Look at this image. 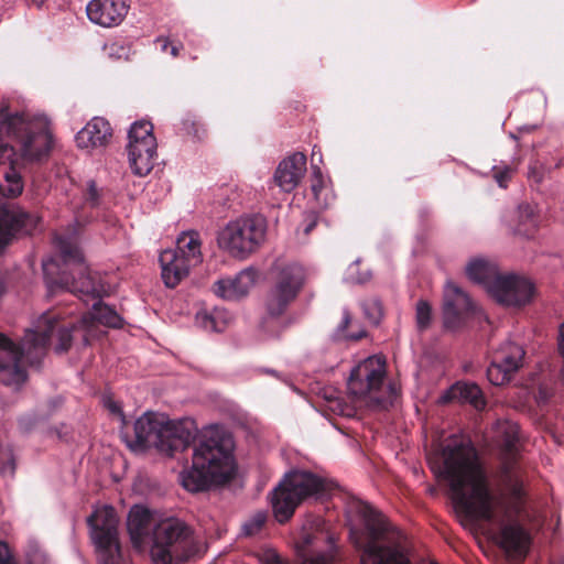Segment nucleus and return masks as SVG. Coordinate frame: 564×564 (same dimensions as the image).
Returning <instances> with one entry per match:
<instances>
[{
    "instance_id": "f257e3e1",
    "label": "nucleus",
    "mask_w": 564,
    "mask_h": 564,
    "mask_svg": "<svg viewBox=\"0 0 564 564\" xmlns=\"http://www.w3.org/2000/svg\"><path fill=\"white\" fill-rule=\"evenodd\" d=\"M495 437L500 448V494L491 492L474 446L457 437L447 440L436 473L448 484L456 512L471 523H480L507 554L523 558L529 549L528 532L518 521L524 497L519 457V426L498 421Z\"/></svg>"
},
{
    "instance_id": "f03ea898",
    "label": "nucleus",
    "mask_w": 564,
    "mask_h": 564,
    "mask_svg": "<svg viewBox=\"0 0 564 564\" xmlns=\"http://www.w3.org/2000/svg\"><path fill=\"white\" fill-rule=\"evenodd\" d=\"M55 247L59 253L57 258L43 260L44 279L50 293L57 290L68 291L78 296L86 304L95 301L91 311L77 323H62L57 312H45L36 321L34 328L28 329L17 346L9 337L0 333V382L17 390L26 380V372L21 365L25 360L30 365L37 364L45 355L48 343L56 336L57 352L68 350L72 344V332L84 329L83 339L88 343V336L95 323L120 327L122 318L111 307L101 302L107 289L98 274H93L85 264L79 247V225L75 223L54 238Z\"/></svg>"
},
{
    "instance_id": "7ed1b4c3",
    "label": "nucleus",
    "mask_w": 564,
    "mask_h": 564,
    "mask_svg": "<svg viewBox=\"0 0 564 564\" xmlns=\"http://www.w3.org/2000/svg\"><path fill=\"white\" fill-rule=\"evenodd\" d=\"M231 435L219 425L205 427L194 448L192 467L180 474L182 486L192 492L229 480L235 473Z\"/></svg>"
},
{
    "instance_id": "20e7f679",
    "label": "nucleus",
    "mask_w": 564,
    "mask_h": 564,
    "mask_svg": "<svg viewBox=\"0 0 564 564\" xmlns=\"http://www.w3.org/2000/svg\"><path fill=\"white\" fill-rule=\"evenodd\" d=\"M197 426L189 419L171 421L163 414L147 412L134 423V441L130 447L150 448L167 456L186 449L197 437Z\"/></svg>"
},
{
    "instance_id": "39448f33",
    "label": "nucleus",
    "mask_w": 564,
    "mask_h": 564,
    "mask_svg": "<svg viewBox=\"0 0 564 564\" xmlns=\"http://www.w3.org/2000/svg\"><path fill=\"white\" fill-rule=\"evenodd\" d=\"M6 133L20 144L22 155L28 160H42L52 148L50 121L44 115L29 111L10 113L0 106V134Z\"/></svg>"
},
{
    "instance_id": "423d86ee",
    "label": "nucleus",
    "mask_w": 564,
    "mask_h": 564,
    "mask_svg": "<svg viewBox=\"0 0 564 564\" xmlns=\"http://www.w3.org/2000/svg\"><path fill=\"white\" fill-rule=\"evenodd\" d=\"M466 274L506 306L525 305L534 294V286L528 279L516 274H500L495 263L481 258L468 262Z\"/></svg>"
},
{
    "instance_id": "0eeeda50",
    "label": "nucleus",
    "mask_w": 564,
    "mask_h": 564,
    "mask_svg": "<svg viewBox=\"0 0 564 564\" xmlns=\"http://www.w3.org/2000/svg\"><path fill=\"white\" fill-rule=\"evenodd\" d=\"M325 491L326 482L322 477L305 470L290 471L271 494L273 516L284 523L305 499L318 497Z\"/></svg>"
},
{
    "instance_id": "6e6552de",
    "label": "nucleus",
    "mask_w": 564,
    "mask_h": 564,
    "mask_svg": "<svg viewBox=\"0 0 564 564\" xmlns=\"http://www.w3.org/2000/svg\"><path fill=\"white\" fill-rule=\"evenodd\" d=\"M150 543V555L154 564L183 562L195 552L192 530L174 518L159 521Z\"/></svg>"
},
{
    "instance_id": "1a4fd4ad",
    "label": "nucleus",
    "mask_w": 564,
    "mask_h": 564,
    "mask_svg": "<svg viewBox=\"0 0 564 564\" xmlns=\"http://www.w3.org/2000/svg\"><path fill=\"white\" fill-rule=\"evenodd\" d=\"M267 230L268 224L263 216H242L221 229L218 243L231 257L243 260L264 243Z\"/></svg>"
},
{
    "instance_id": "9d476101",
    "label": "nucleus",
    "mask_w": 564,
    "mask_h": 564,
    "mask_svg": "<svg viewBox=\"0 0 564 564\" xmlns=\"http://www.w3.org/2000/svg\"><path fill=\"white\" fill-rule=\"evenodd\" d=\"M386 359L382 356H370L358 362L350 371L347 381L348 393L367 404H382L386 379Z\"/></svg>"
},
{
    "instance_id": "9b49d317",
    "label": "nucleus",
    "mask_w": 564,
    "mask_h": 564,
    "mask_svg": "<svg viewBox=\"0 0 564 564\" xmlns=\"http://www.w3.org/2000/svg\"><path fill=\"white\" fill-rule=\"evenodd\" d=\"M87 522L99 564H123L118 539L119 520L115 508H96Z\"/></svg>"
},
{
    "instance_id": "f8f14e48",
    "label": "nucleus",
    "mask_w": 564,
    "mask_h": 564,
    "mask_svg": "<svg viewBox=\"0 0 564 564\" xmlns=\"http://www.w3.org/2000/svg\"><path fill=\"white\" fill-rule=\"evenodd\" d=\"M275 279L265 301L268 317L274 319L282 315L296 299L305 282L304 268L290 262L275 268Z\"/></svg>"
},
{
    "instance_id": "ddd939ff",
    "label": "nucleus",
    "mask_w": 564,
    "mask_h": 564,
    "mask_svg": "<svg viewBox=\"0 0 564 564\" xmlns=\"http://www.w3.org/2000/svg\"><path fill=\"white\" fill-rule=\"evenodd\" d=\"M153 126L145 120L134 122L129 130L128 158L132 172L145 176L151 172L156 156Z\"/></svg>"
},
{
    "instance_id": "4468645a",
    "label": "nucleus",
    "mask_w": 564,
    "mask_h": 564,
    "mask_svg": "<svg viewBox=\"0 0 564 564\" xmlns=\"http://www.w3.org/2000/svg\"><path fill=\"white\" fill-rule=\"evenodd\" d=\"M477 311L475 303L457 284L448 281L444 289L443 319L447 329H457Z\"/></svg>"
},
{
    "instance_id": "2eb2a0df",
    "label": "nucleus",
    "mask_w": 564,
    "mask_h": 564,
    "mask_svg": "<svg viewBox=\"0 0 564 564\" xmlns=\"http://www.w3.org/2000/svg\"><path fill=\"white\" fill-rule=\"evenodd\" d=\"M524 349L522 346L507 341L494 354L487 368V378L494 386L507 383L511 376L522 366Z\"/></svg>"
},
{
    "instance_id": "dca6fc26",
    "label": "nucleus",
    "mask_w": 564,
    "mask_h": 564,
    "mask_svg": "<svg viewBox=\"0 0 564 564\" xmlns=\"http://www.w3.org/2000/svg\"><path fill=\"white\" fill-rule=\"evenodd\" d=\"M36 218L15 204H0V246L9 243L18 234H29Z\"/></svg>"
},
{
    "instance_id": "f3484780",
    "label": "nucleus",
    "mask_w": 564,
    "mask_h": 564,
    "mask_svg": "<svg viewBox=\"0 0 564 564\" xmlns=\"http://www.w3.org/2000/svg\"><path fill=\"white\" fill-rule=\"evenodd\" d=\"M128 0H91L86 7L88 19L100 26L119 25L129 11Z\"/></svg>"
},
{
    "instance_id": "a211bd4d",
    "label": "nucleus",
    "mask_w": 564,
    "mask_h": 564,
    "mask_svg": "<svg viewBox=\"0 0 564 564\" xmlns=\"http://www.w3.org/2000/svg\"><path fill=\"white\" fill-rule=\"evenodd\" d=\"M17 153L12 145L0 144V195L17 197L23 191L21 175L15 169Z\"/></svg>"
},
{
    "instance_id": "6ab92c4d",
    "label": "nucleus",
    "mask_w": 564,
    "mask_h": 564,
    "mask_svg": "<svg viewBox=\"0 0 564 564\" xmlns=\"http://www.w3.org/2000/svg\"><path fill=\"white\" fill-rule=\"evenodd\" d=\"M159 522L154 514L142 506H134L128 514V532L134 547L142 550L151 541L153 530Z\"/></svg>"
},
{
    "instance_id": "aec40b11",
    "label": "nucleus",
    "mask_w": 564,
    "mask_h": 564,
    "mask_svg": "<svg viewBox=\"0 0 564 564\" xmlns=\"http://www.w3.org/2000/svg\"><path fill=\"white\" fill-rule=\"evenodd\" d=\"M257 271L252 268L241 270L235 276L217 280L213 285L214 293L224 300L235 301L248 294L257 281Z\"/></svg>"
},
{
    "instance_id": "412c9836",
    "label": "nucleus",
    "mask_w": 564,
    "mask_h": 564,
    "mask_svg": "<svg viewBox=\"0 0 564 564\" xmlns=\"http://www.w3.org/2000/svg\"><path fill=\"white\" fill-rule=\"evenodd\" d=\"M305 172L306 156L295 152L280 162L274 173V182L283 192L290 193L299 185Z\"/></svg>"
},
{
    "instance_id": "4be33fe9",
    "label": "nucleus",
    "mask_w": 564,
    "mask_h": 564,
    "mask_svg": "<svg viewBox=\"0 0 564 564\" xmlns=\"http://www.w3.org/2000/svg\"><path fill=\"white\" fill-rule=\"evenodd\" d=\"M159 260L162 269V279L167 288H175L188 275L189 270L196 267V264H189L186 258L173 253L171 249L161 252Z\"/></svg>"
},
{
    "instance_id": "5701e85b",
    "label": "nucleus",
    "mask_w": 564,
    "mask_h": 564,
    "mask_svg": "<svg viewBox=\"0 0 564 564\" xmlns=\"http://www.w3.org/2000/svg\"><path fill=\"white\" fill-rule=\"evenodd\" d=\"M111 138V127L107 120L100 117L93 118L76 134V143L82 149L104 147Z\"/></svg>"
},
{
    "instance_id": "b1692460",
    "label": "nucleus",
    "mask_w": 564,
    "mask_h": 564,
    "mask_svg": "<svg viewBox=\"0 0 564 564\" xmlns=\"http://www.w3.org/2000/svg\"><path fill=\"white\" fill-rule=\"evenodd\" d=\"M173 253L186 258L189 264H200L203 261L202 240L197 231L189 230L182 232L176 240V249Z\"/></svg>"
},
{
    "instance_id": "393cba45",
    "label": "nucleus",
    "mask_w": 564,
    "mask_h": 564,
    "mask_svg": "<svg viewBox=\"0 0 564 564\" xmlns=\"http://www.w3.org/2000/svg\"><path fill=\"white\" fill-rule=\"evenodd\" d=\"M448 394L451 399L468 403L478 411L486 406L484 393L476 383L457 382L451 387Z\"/></svg>"
},
{
    "instance_id": "a878e982",
    "label": "nucleus",
    "mask_w": 564,
    "mask_h": 564,
    "mask_svg": "<svg viewBox=\"0 0 564 564\" xmlns=\"http://www.w3.org/2000/svg\"><path fill=\"white\" fill-rule=\"evenodd\" d=\"M230 321V314L223 308L199 310L195 315L198 327L208 332H223Z\"/></svg>"
},
{
    "instance_id": "bb28decb",
    "label": "nucleus",
    "mask_w": 564,
    "mask_h": 564,
    "mask_svg": "<svg viewBox=\"0 0 564 564\" xmlns=\"http://www.w3.org/2000/svg\"><path fill=\"white\" fill-rule=\"evenodd\" d=\"M327 408L329 411L337 415L351 417L356 413L357 403L364 402L362 400L355 399L349 393V400H346L341 394L336 391L326 395Z\"/></svg>"
},
{
    "instance_id": "cd10ccee",
    "label": "nucleus",
    "mask_w": 564,
    "mask_h": 564,
    "mask_svg": "<svg viewBox=\"0 0 564 564\" xmlns=\"http://www.w3.org/2000/svg\"><path fill=\"white\" fill-rule=\"evenodd\" d=\"M312 193L321 207H327L332 202V193L326 186L322 171L318 165L312 166Z\"/></svg>"
},
{
    "instance_id": "c85d7f7f",
    "label": "nucleus",
    "mask_w": 564,
    "mask_h": 564,
    "mask_svg": "<svg viewBox=\"0 0 564 564\" xmlns=\"http://www.w3.org/2000/svg\"><path fill=\"white\" fill-rule=\"evenodd\" d=\"M351 323V317L348 311L343 312V319L336 328L334 334L335 339L337 340H359L366 336V332L359 328L356 332H348L347 328Z\"/></svg>"
},
{
    "instance_id": "c756f323",
    "label": "nucleus",
    "mask_w": 564,
    "mask_h": 564,
    "mask_svg": "<svg viewBox=\"0 0 564 564\" xmlns=\"http://www.w3.org/2000/svg\"><path fill=\"white\" fill-rule=\"evenodd\" d=\"M365 317L371 323L377 325L382 317V306L378 299H367L361 303Z\"/></svg>"
},
{
    "instance_id": "7c9ffc66",
    "label": "nucleus",
    "mask_w": 564,
    "mask_h": 564,
    "mask_svg": "<svg viewBox=\"0 0 564 564\" xmlns=\"http://www.w3.org/2000/svg\"><path fill=\"white\" fill-rule=\"evenodd\" d=\"M415 321L417 329L421 332L427 329L431 324L432 308L431 305L424 300H420L416 303Z\"/></svg>"
},
{
    "instance_id": "2f4dec72",
    "label": "nucleus",
    "mask_w": 564,
    "mask_h": 564,
    "mask_svg": "<svg viewBox=\"0 0 564 564\" xmlns=\"http://www.w3.org/2000/svg\"><path fill=\"white\" fill-rule=\"evenodd\" d=\"M520 226H528L529 228L536 227V209L530 204H521L518 207Z\"/></svg>"
},
{
    "instance_id": "473e14b6",
    "label": "nucleus",
    "mask_w": 564,
    "mask_h": 564,
    "mask_svg": "<svg viewBox=\"0 0 564 564\" xmlns=\"http://www.w3.org/2000/svg\"><path fill=\"white\" fill-rule=\"evenodd\" d=\"M15 470V464L10 449H0V474L4 477H12Z\"/></svg>"
},
{
    "instance_id": "72a5a7b5",
    "label": "nucleus",
    "mask_w": 564,
    "mask_h": 564,
    "mask_svg": "<svg viewBox=\"0 0 564 564\" xmlns=\"http://www.w3.org/2000/svg\"><path fill=\"white\" fill-rule=\"evenodd\" d=\"M267 516L263 512L256 513L250 520L242 525L246 535H253L258 533L264 525Z\"/></svg>"
},
{
    "instance_id": "f704fd0d",
    "label": "nucleus",
    "mask_w": 564,
    "mask_h": 564,
    "mask_svg": "<svg viewBox=\"0 0 564 564\" xmlns=\"http://www.w3.org/2000/svg\"><path fill=\"white\" fill-rule=\"evenodd\" d=\"M102 191L96 186L94 181L87 183V189L85 193V202L90 207H98L101 203Z\"/></svg>"
},
{
    "instance_id": "c9c22d12",
    "label": "nucleus",
    "mask_w": 564,
    "mask_h": 564,
    "mask_svg": "<svg viewBox=\"0 0 564 564\" xmlns=\"http://www.w3.org/2000/svg\"><path fill=\"white\" fill-rule=\"evenodd\" d=\"M28 564H46L45 553L36 546H31L26 553Z\"/></svg>"
},
{
    "instance_id": "e433bc0d",
    "label": "nucleus",
    "mask_w": 564,
    "mask_h": 564,
    "mask_svg": "<svg viewBox=\"0 0 564 564\" xmlns=\"http://www.w3.org/2000/svg\"><path fill=\"white\" fill-rule=\"evenodd\" d=\"M357 267H358V261L354 262L348 268V273H347L346 280L351 282V283H365V282H367L370 279V273L366 272V273H362L360 275H355V271L357 270Z\"/></svg>"
},
{
    "instance_id": "4c0bfd02",
    "label": "nucleus",
    "mask_w": 564,
    "mask_h": 564,
    "mask_svg": "<svg viewBox=\"0 0 564 564\" xmlns=\"http://www.w3.org/2000/svg\"><path fill=\"white\" fill-rule=\"evenodd\" d=\"M0 564H18L9 545L3 541H0Z\"/></svg>"
},
{
    "instance_id": "58836bf2",
    "label": "nucleus",
    "mask_w": 564,
    "mask_h": 564,
    "mask_svg": "<svg viewBox=\"0 0 564 564\" xmlns=\"http://www.w3.org/2000/svg\"><path fill=\"white\" fill-rule=\"evenodd\" d=\"M512 174V170L510 167H505L503 170H498L494 173V177L499 184L500 187H507V183L510 180Z\"/></svg>"
},
{
    "instance_id": "ea45409f",
    "label": "nucleus",
    "mask_w": 564,
    "mask_h": 564,
    "mask_svg": "<svg viewBox=\"0 0 564 564\" xmlns=\"http://www.w3.org/2000/svg\"><path fill=\"white\" fill-rule=\"evenodd\" d=\"M543 175L542 167H539L536 163L530 165L528 173L529 178L533 180L535 183H541Z\"/></svg>"
},
{
    "instance_id": "a19ab883",
    "label": "nucleus",
    "mask_w": 564,
    "mask_h": 564,
    "mask_svg": "<svg viewBox=\"0 0 564 564\" xmlns=\"http://www.w3.org/2000/svg\"><path fill=\"white\" fill-rule=\"evenodd\" d=\"M104 404L105 406L111 412V413H115V414H120L121 413V410H120V406L117 402H115L113 400H111V398L109 397H104Z\"/></svg>"
},
{
    "instance_id": "79ce46f5",
    "label": "nucleus",
    "mask_w": 564,
    "mask_h": 564,
    "mask_svg": "<svg viewBox=\"0 0 564 564\" xmlns=\"http://www.w3.org/2000/svg\"><path fill=\"white\" fill-rule=\"evenodd\" d=\"M315 161L322 162V153L319 150H316V148H313L312 151V166L316 165Z\"/></svg>"
},
{
    "instance_id": "37998d69",
    "label": "nucleus",
    "mask_w": 564,
    "mask_h": 564,
    "mask_svg": "<svg viewBox=\"0 0 564 564\" xmlns=\"http://www.w3.org/2000/svg\"><path fill=\"white\" fill-rule=\"evenodd\" d=\"M315 226H316V220H315V219L311 220V221L305 226V228H304V234H305V235H308V234H310V232L315 228Z\"/></svg>"
},
{
    "instance_id": "c03bdc74",
    "label": "nucleus",
    "mask_w": 564,
    "mask_h": 564,
    "mask_svg": "<svg viewBox=\"0 0 564 564\" xmlns=\"http://www.w3.org/2000/svg\"><path fill=\"white\" fill-rule=\"evenodd\" d=\"M158 41L162 43V47L161 48H162L163 52H165L167 50V47L170 46L169 40H166V39H159Z\"/></svg>"
},
{
    "instance_id": "a18cd8bd",
    "label": "nucleus",
    "mask_w": 564,
    "mask_h": 564,
    "mask_svg": "<svg viewBox=\"0 0 564 564\" xmlns=\"http://www.w3.org/2000/svg\"><path fill=\"white\" fill-rule=\"evenodd\" d=\"M178 52H180V47L177 45H172L171 46L170 53H171L172 56L176 57L178 55Z\"/></svg>"
},
{
    "instance_id": "49530a36",
    "label": "nucleus",
    "mask_w": 564,
    "mask_h": 564,
    "mask_svg": "<svg viewBox=\"0 0 564 564\" xmlns=\"http://www.w3.org/2000/svg\"><path fill=\"white\" fill-rule=\"evenodd\" d=\"M273 323H274V322L272 321V324H273ZM270 326H271V321H269L268 318H264V319H263V322H262L261 327H262L263 329H268Z\"/></svg>"
},
{
    "instance_id": "de8ad7c7",
    "label": "nucleus",
    "mask_w": 564,
    "mask_h": 564,
    "mask_svg": "<svg viewBox=\"0 0 564 564\" xmlns=\"http://www.w3.org/2000/svg\"><path fill=\"white\" fill-rule=\"evenodd\" d=\"M517 232L521 234V235H529V230L528 229H522L520 226L517 228Z\"/></svg>"
},
{
    "instance_id": "09e8293b",
    "label": "nucleus",
    "mask_w": 564,
    "mask_h": 564,
    "mask_svg": "<svg viewBox=\"0 0 564 564\" xmlns=\"http://www.w3.org/2000/svg\"><path fill=\"white\" fill-rule=\"evenodd\" d=\"M192 127H193V129H194V135L199 138V135H198V129L196 128V123H195V122H192Z\"/></svg>"
},
{
    "instance_id": "8fccbe9b",
    "label": "nucleus",
    "mask_w": 564,
    "mask_h": 564,
    "mask_svg": "<svg viewBox=\"0 0 564 564\" xmlns=\"http://www.w3.org/2000/svg\"><path fill=\"white\" fill-rule=\"evenodd\" d=\"M44 0H33V2L36 4V6H41L43 3Z\"/></svg>"
},
{
    "instance_id": "3c124183",
    "label": "nucleus",
    "mask_w": 564,
    "mask_h": 564,
    "mask_svg": "<svg viewBox=\"0 0 564 564\" xmlns=\"http://www.w3.org/2000/svg\"><path fill=\"white\" fill-rule=\"evenodd\" d=\"M388 390H389V392H391V393H392V392H394V389H393L392 387H389V388H388Z\"/></svg>"
},
{
    "instance_id": "603ef678",
    "label": "nucleus",
    "mask_w": 564,
    "mask_h": 564,
    "mask_svg": "<svg viewBox=\"0 0 564 564\" xmlns=\"http://www.w3.org/2000/svg\"><path fill=\"white\" fill-rule=\"evenodd\" d=\"M564 564V563H563Z\"/></svg>"
}]
</instances>
